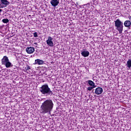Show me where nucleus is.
Returning a JSON list of instances; mask_svg holds the SVG:
<instances>
[{
    "label": "nucleus",
    "mask_w": 131,
    "mask_h": 131,
    "mask_svg": "<svg viewBox=\"0 0 131 131\" xmlns=\"http://www.w3.org/2000/svg\"><path fill=\"white\" fill-rule=\"evenodd\" d=\"M35 64H38V65H42L43 64V61L42 60L36 59L35 60Z\"/></svg>",
    "instance_id": "nucleus-12"
},
{
    "label": "nucleus",
    "mask_w": 131,
    "mask_h": 131,
    "mask_svg": "<svg viewBox=\"0 0 131 131\" xmlns=\"http://www.w3.org/2000/svg\"><path fill=\"white\" fill-rule=\"evenodd\" d=\"M88 82L90 86H93V88H96L97 86L96 85H95V82L92 80H88Z\"/></svg>",
    "instance_id": "nucleus-13"
},
{
    "label": "nucleus",
    "mask_w": 131,
    "mask_h": 131,
    "mask_svg": "<svg viewBox=\"0 0 131 131\" xmlns=\"http://www.w3.org/2000/svg\"><path fill=\"white\" fill-rule=\"evenodd\" d=\"M81 54L83 57H89L90 56V52L88 51H83L81 52Z\"/></svg>",
    "instance_id": "nucleus-11"
},
{
    "label": "nucleus",
    "mask_w": 131,
    "mask_h": 131,
    "mask_svg": "<svg viewBox=\"0 0 131 131\" xmlns=\"http://www.w3.org/2000/svg\"><path fill=\"white\" fill-rule=\"evenodd\" d=\"M46 42L49 47H54V42H53V38L52 37L49 36Z\"/></svg>",
    "instance_id": "nucleus-6"
},
{
    "label": "nucleus",
    "mask_w": 131,
    "mask_h": 131,
    "mask_svg": "<svg viewBox=\"0 0 131 131\" xmlns=\"http://www.w3.org/2000/svg\"><path fill=\"white\" fill-rule=\"evenodd\" d=\"M124 25L125 27H128L129 29H130V25H131V21L130 20H126L124 23Z\"/></svg>",
    "instance_id": "nucleus-10"
},
{
    "label": "nucleus",
    "mask_w": 131,
    "mask_h": 131,
    "mask_svg": "<svg viewBox=\"0 0 131 131\" xmlns=\"http://www.w3.org/2000/svg\"><path fill=\"white\" fill-rule=\"evenodd\" d=\"M127 67H128L129 69H130L131 60H129L127 61Z\"/></svg>",
    "instance_id": "nucleus-14"
},
{
    "label": "nucleus",
    "mask_w": 131,
    "mask_h": 131,
    "mask_svg": "<svg viewBox=\"0 0 131 131\" xmlns=\"http://www.w3.org/2000/svg\"><path fill=\"white\" fill-rule=\"evenodd\" d=\"M34 51H35V50L32 47H27L26 49V51L28 54H33Z\"/></svg>",
    "instance_id": "nucleus-7"
},
{
    "label": "nucleus",
    "mask_w": 131,
    "mask_h": 131,
    "mask_svg": "<svg viewBox=\"0 0 131 131\" xmlns=\"http://www.w3.org/2000/svg\"><path fill=\"white\" fill-rule=\"evenodd\" d=\"M34 37H37L38 35H37V32H35L33 33Z\"/></svg>",
    "instance_id": "nucleus-17"
},
{
    "label": "nucleus",
    "mask_w": 131,
    "mask_h": 131,
    "mask_svg": "<svg viewBox=\"0 0 131 131\" xmlns=\"http://www.w3.org/2000/svg\"><path fill=\"white\" fill-rule=\"evenodd\" d=\"M128 18L129 20L130 21H131V16H130V15H129V16H128Z\"/></svg>",
    "instance_id": "nucleus-19"
},
{
    "label": "nucleus",
    "mask_w": 131,
    "mask_h": 131,
    "mask_svg": "<svg viewBox=\"0 0 131 131\" xmlns=\"http://www.w3.org/2000/svg\"><path fill=\"white\" fill-rule=\"evenodd\" d=\"M0 7L1 8H6V7L9 6L10 5V2L8 1V0H0Z\"/></svg>",
    "instance_id": "nucleus-5"
},
{
    "label": "nucleus",
    "mask_w": 131,
    "mask_h": 131,
    "mask_svg": "<svg viewBox=\"0 0 131 131\" xmlns=\"http://www.w3.org/2000/svg\"><path fill=\"white\" fill-rule=\"evenodd\" d=\"M2 63L3 65H5L6 68H10V67H13V64L9 60V58L7 56H4L2 59Z\"/></svg>",
    "instance_id": "nucleus-4"
},
{
    "label": "nucleus",
    "mask_w": 131,
    "mask_h": 131,
    "mask_svg": "<svg viewBox=\"0 0 131 131\" xmlns=\"http://www.w3.org/2000/svg\"><path fill=\"white\" fill-rule=\"evenodd\" d=\"M54 108V102L51 99H47L44 101L40 106V113L42 114H51Z\"/></svg>",
    "instance_id": "nucleus-1"
},
{
    "label": "nucleus",
    "mask_w": 131,
    "mask_h": 131,
    "mask_svg": "<svg viewBox=\"0 0 131 131\" xmlns=\"http://www.w3.org/2000/svg\"><path fill=\"white\" fill-rule=\"evenodd\" d=\"M95 87H93V86H89L87 88V91H92L93 90V89H95Z\"/></svg>",
    "instance_id": "nucleus-16"
},
{
    "label": "nucleus",
    "mask_w": 131,
    "mask_h": 131,
    "mask_svg": "<svg viewBox=\"0 0 131 131\" xmlns=\"http://www.w3.org/2000/svg\"><path fill=\"white\" fill-rule=\"evenodd\" d=\"M114 22L116 29L118 30L121 34V33H122V31H123V23L120 21V19H117Z\"/></svg>",
    "instance_id": "nucleus-3"
},
{
    "label": "nucleus",
    "mask_w": 131,
    "mask_h": 131,
    "mask_svg": "<svg viewBox=\"0 0 131 131\" xmlns=\"http://www.w3.org/2000/svg\"><path fill=\"white\" fill-rule=\"evenodd\" d=\"M26 70H29V69H30V67L29 66H27L26 67Z\"/></svg>",
    "instance_id": "nucleus-18"
},
{
    "label": "nucleus",
    "mask_w": 131,
    "mask_h": 131,
    "mask_svg": "<svg viewBox=\"0 0 131 131\" xmlns=\"http://www.w3.org/2000/svg\"><path fill=\"white\" fill-rule=\"evenodd\" d=\"M59 0H51L50 4L52 7H57L59 5Z\"/></svg>",
    "instance_id": "nucleus-8"
},
{
    "label": "nucleus",
    "mask_w": 131,
    "mask_h": 131,
    "mask_svg": "<svg viewBox=\"0 0 131 131\" xmlns=\"http://www.w3.org/2000/svg\"><path fill=\"white\" fill-rule=\"evenodd\" d=\"M9 19L8 18H4L2 20V22H3V23H9Z\"/></svg>",
    "instance_id": "nucleus-15"
},
{
    "label": "nucleus",
    "mask_w": 131,
    "mask_h": 131,
    "mask_svg": "<svg viewBox=\"0 0 131 131\" xmlns=\"http://www.w3.org/2000/svg\"><path fill=\"white\" fill-rule=\"evenodd\" d=\"M95 93L96 95H101L103 93V89L101 87H98L95 89Z\"/></svg>",
    "instance_id": "nucleus-9"
},
{
    "label": "nucleus",
    "mask_w": 131,
    "mask_h": 131,
    "mask_svg": "<svg viewBox=\"0 0 131 131\" xmlns=\"http://www.w3.org/2000/svg\"><path fill=\"white\" fill-rule=\"evenodd\" d=\"M39 91L42 94V95H46V96H52L53 95H54L53 91H52L51 89L49 88V85H48V84H43L41 87H40Z\"/></svg>",
    "instance_id": "nucleus-2"
}]
</instances>
